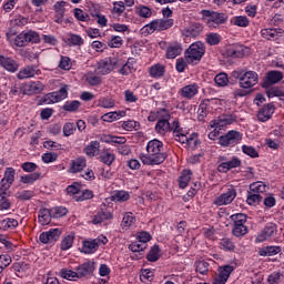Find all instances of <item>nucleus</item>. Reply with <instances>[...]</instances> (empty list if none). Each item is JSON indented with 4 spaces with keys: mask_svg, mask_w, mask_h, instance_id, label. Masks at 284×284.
Returning a JSON list of instances; mask_svg holds the SVG:
<instances>
[{
    "mask_svg": "<svg viewBox=\"0 0 284 284\" xmlns=\"http://www.w3.org/2000/svg\"><path fill=\"white\" fill-rule=\"evenodd\" d=\"M99 250V242L97 240L84 241L81 252L83 254H94Z\"/></svg>",
    "mask_w": 284,
    "mask_h": 284,
    "instance_id": "obj_27",
    "label": "nucleus"
},
{
    "mask_svg": "<svg viewBox=\"0 0 284 284\" xmlns=\"http://www.w3.org/2000/svg\"><path fill=\"white\" fill-rule=\"evenodd\" d=\"M12 263V257L8 254L0 255V274L6 270V267L10 266Z\"/></svg>",
    "mask_w": 284,
    "mask_h": 284,
    "instance_id": "obj_51",
    "label": "nucleus"
},
{
    "mask_svg": "<svg viewBox=\"0 0 284 284\" xmlns=\"http://www.w3.org/2000/svg\"><path fill=\"white\" fill-rule=\"evenodd\" d=\"M220 246L221 250H224L225 252H234V250H236V244H234V241L230 237L220 240Z\"/></svg>",
    "mask_w": 284,
    "mask_h": 284,
    "instance_id": "obj_36",
    "label": "nucleus"
},
{
    "mask_svg": "<svg viewBox=\"0 0 284 284\" xmlns=\"http://www.w3.org/2000/svg\"><path fill=\"white\" fill-rule=\"evenodd\" d=\"M80 108H81V102L79 100H73V101H67L62 106V110H64V112H78Z\"/></svg>",
    "mask_w": 284,
    "mask_h": 284,
    "instance_id": "obj_38",
    "label": "nucleus"
},
{
    "mask_svg": "<svg viewBox=\"0 0 284 284\" xmlns=\"http://www.w3.org/2000/svg\"><path fill=\"white\" fill-rule=\"evenodd\" d=\"M101 163H104V165H112L114 161H116V155L114 153H111L110 151H103L100 155Z\"/></svg>",
    "mask_w": 284,
    "mask_h": 284,
    "instance_id": "obj_37",
    "label": "nucleus"
},
{
    "mask_svg": "<svg viewBox=\"0 0 284 284\" xmlns=\"http://www.w3.org/2000/svg\"><path fill=\"white\" fill-rule=\"evenodd\" d=\"M206 43L209 45H219L221 43V34L214 32L206 34Z\"/></svg>",
    "mask_w": 284,
    "mask_h": 284,
    "instance_id": "obj_47",
    "label": "nucleus"
},
{
    "mask_svg": "<svg viewBox=\"0 0 284 284\" xmlns=\"http://www.w3.org/2000/svg\"><path fill=\"white\" fill-rule=\"evenodd\" d=\"M88 165V161L85 158H78L75 160H72L70 172L72 174H77V172H82V170Z\"/></svg>",
    "mask_w": 284,
    "mask_h": 284,
    "instance_id": "obj_23",
    "label": "nucleus"
},
{
    "mask_svg": "<svg viewBox=\"0 0 284 284\" xmlns=\"http://www.w3.org/2000/svg\"><path fill=\"white\" fill-rule=\"evenodd\" d=\"M236 119L237 116L234 114H222L216 120L211 122V128L222 130V128H225L227 125H232V123H235Z\"/></svg>",
    "mask_w": 284,
    "mask_h": 284,
    "instance_id": "obj_10",
    "label": "nucleus"
},
{
    "mask_svg": "<svg viewBox=\"0 0 284 284\" xmlns=\"http://www.w3.org/2000/svg\"><path fill=\"white\" fill-rule=\"evenodd\" d=\"M183 52V47L181 43L173 42L166 48L165 57L166 59H176V57H181Z\"/></svg>",
    "mask_w": 284,
    "mask_h": 284,
    "instance_id": "obj_21",
    "label": "nucleus"
},
{
    "mask_svg": "<svg viewBox=\"0 0 284 284\" xmlns=\"http://www.w3.org/2000/svg\"><path fill=\"white\" fill-rule=\"evenodd\" d=\"M283 81V72L270 71L267 72L266 80L263 81L262 88H270L278 82Z\"/></svg>",
    "mask_w": 284,
    "mask_h": 284,
    "instance_id": "obj_16",
    "label": "nucleus"
},
{
    "mask_svg": "<svg viewBox=\"0 0 284 284\" xmlns=\"http://www.w3.org/2000/svg\"><path fill=\"white\" fill-rule=\"evenodd\" d=\"M281 254V246H264L258 248L260 256H276Z\"/></svg>",
    "mask_w": 284,
    "mask_h": 284,
    "instance_id": "obj_29",
    "label": "nucleus"
},
{
    "mask_svg": "<svg viewBox=\"0 0 284 284\" xmlns=\"http://www.w3.org/2000/svg\"><path fill=\"white\" fill-rule=\"evenodd\" d=\"M204 54L205 44L202 42H194L186 49L184 57L191 61V63H194V61H201Z\"/></svg>",
    "mask_w": 284,
    "mask_h": 284,
    "instance_id": "obj_4",
    "label": "nucleus"
},
{
    "mask_svg": "<svg viewBox=\"0 0 284 284\" xmlns=\"http://www.w3.org/2000/svg\"><path fill=\"white\" fill-rule=\"evenodd\" d=\"M146 248H148V244L143 242H139V240H136L129 246V250H131V252H143Z\"/></svg>",
    "mask_w": 284,
    "mask_h": 284,
    "instance_id": "obj_54",
    "label": "nucleus"
},
{
    "mask_svg": "<svg viewBox=\"0 0 284 284\" xmlns=\"http://www.w3.org/2000/svg\"><path fill=\"white\" fill-rule=\"evenodd\" d=\"M62 278H67V281H74V278H79V271H68L65 268H63L60 272Z\"/></svg>",
    "mask_w": 284,
    "mask_h": 284,
    "instance_id": "obj_53",
    "label": "nucleus"
},
{
    "mask_svg": "<svg viewBox=\"0 0 284 284\" xmlns=\"http://www.w3.org/2000/svg\"><path fill=\"white\" fill-rule=\"evenodd\" d=\"M174 26V19H158L153 20L150 24H146V30L154 32L158 30L159 32H163V30H170Z\"/></svg>",
    "mask_w": 284,
    "mask_h": 284,
    "instance_id": "obj_8",
    "label": "nucleus"
},
{
    "mask_svg": "<svg viewBox=\"0 0 284 284\" xmlns=\"http://www.w3.org/2000/svg\"><path fill=\"white\" fill-rule=\"evenodd\" d=\"M261 201H263V195L258 194V193H254V192H248L247 194V199H246V203L248 205H258V203H261Z\"/></svg>",
    "mask_w": 284,
    "mask_h": 284,
    "instance_id": "obj_41",
    "label": "nucleus"
},
{
    "mask_svg": "<svg viewBox=\"0 0 284 284\" xmlns=\"http://www.w3.org/2000/svg\"><path fill=\"white\" fill-rule=\"evenodd\" d=\"M278 234V227L275 223H267L261 233L257 234L255 243H265Z\"/></svg>",
    "mask_w": 284,
    "mask_h": 284,
    "instance_id": "obj_7",
    "label": "nucleus"
},
{
    "mask_svg": "<svg viewBox=\"0 0 284 284\" xmlns=\"http://www.w3.org/2000/svg\"><path fill=\"white\" fill-rule=\"evenodd\" d=\"M51 101L59 103V101H63V99H68V85H62L59 91L51 93Z\"/></svg>",
    "mask_w": 284,
    "mask_h": 284,
    "instance_id": "obj_30",
    "label": "nucleus"
},
{
    "mask_svg": "<svg viewBox=\"0 0 284 284\" xmlns=\"http://www.w3.org/2000/svg\"><path fill=\"white\" fill-rule=\"evenodd\" d=\"M148 154L141 155L144 165H161L168 159V153L163 150V142L151 140L146 145Z\"/></svg>",
    "mask_w": 284,
    "mask_h": 284,
    "instance_id": "obj_1",
    "label": "nucleus"
},
{
    "mask_svg": "<svg viewBox=\"0 0 284 284\" xmlns=\"http://www.w3.org/2000/svg\"><path fill=\"white\" fill-rule=\"evenodd\" d=\"M65 6H68V2L65 1H58L53 6L54 12H55V18H57V23H62L63 22V17L65 16Z\"/></svg>",
    "mask_w": 284,
    "mask_h": 284,
    "instance_id": "obj_22",
    "label": "nucleus"
},
{
    "mask_svg": "<svg viewBox=\"0 0 284 284\" xmlns=\"http://www.w3.org/2000/svg\"><path fill=\"white\" fill-rule=\"evenodd\" d=\"M37 74H41V70L37 65H28L20 70L17 74L18 79H32V77H37Z\"/></svg>",
    "mask_w": 284,
    "mask_h": 284,
    "instance_id": "obj_17",
    "label": "nucleus"
},
{
    "mask_svg": "<svg viewBox=\"0 0 284 284\" xmlns=\"http://www.w3.org/2000/svg\"><path fill=\"white\" fill-rule=\"evenodd\" d=\"M40 178H41V173L34 172L31 174L22 175L20 178V182L24 184H30V183H34V181H39Z\"/></svg>",
    "mask_w": 284,
    "mask_h": 284,
    "instance_id": "obj_42",
    "label": "nucleus"
},
{
    "mask_svg": "<svg viewBox=\"0 0 284 284\" xmlns=\"http://www.w3.org/2000/svg\"><path fill=\"white\" fill-rule=\"evenodd\" d=\"M155 132H158V134H165L166 132H172V125L170 124V120H158L155 124Z\"/></svg>",
    "mask_w": 284,
    "mask_h": 284,
    "instance_id": "obj_28",
    "label": "nucleus"
},
{
    "mask_svg": "<svg viewBox=\"0 0 284 284\" xmlns=\"http://www.w3.org/2000/svg\"><path fill=\"white\" fill-rule=\"evenodd\" d=\"M242 152L247 156H251V159H258V151H256L254 146L243 145Z\"/></svg>",
    "mask_w": 284,
    "mask_h": 284,
    "instance_id": "obj_52",
    "label": "nucleus"
},
{
    "mask_svg": "<svg viewBox=\"0 0 284 284\" xmlns=\"http://www.w3.org/2000/svg\"><path fill=\"white\" fill-rule=\"evenodd\" d=\"M192 181V171L183 170L179 180V185L182 190H185V186Z\"/></svg>",
    "mask_w": 284,
    "mask_h": 284,
    "instance_id": "obj_35",
    "label": "nucleus"
},
{
    "mask_svg": "<svg viewBox=\"0 0 284 284\" xmlns=\"http://www.w3.org/2000/svg\"><path fill=\"white\" fill-rule=\"evenodd\" d=\"M217 172L221 174H227L230 170H234L236 168H241V159L233 156L230 161H227L226 156L219 158Z\"/></svg>",
    "mask_w": 284,
    "mask_h": 284,
    "instance_id": "obj_5",
    "label": "nucleus"
},
{
    "mask_svg": "<svg viewBox=\"0 0 284 284\" xmlns=\"http://www.w3.org/2000/svg\"><path fill=\"white\" fill-rule=\"evenodd\" d=\"M232 234L233 236H245V234H247V226L245 225H234L233 230H232Z\"/></svg>",
    "mask_w": 284,
    "mask_h": 284,
    "instance_id": "obj_58",
    "label": "nucleus"
},
{
    "mask_svg": "<svg viewBox=\"0 0 284 284\" xmlns=\"http://www.w3.org/2000/svg\"><path fill=\"white\" fill-rule=\"evenodd\" d=\"M27 34V41L28 43H39V41H41V38L39 37V33H37L36 31H28L24 32Z\"/></svg>",
    "mask_w": 284,
    "mask_h": 284,
    "instance_id": "obj_63",
    "label": "nucleus"
},
{
    "mask_svg": "<svg viewBox=\"0 0 284 284\" xmlns=\"http://www.w3.org/2000/svg\"><path fill=\"white\" fill-rule=\"evenodd\" d=\"M114 65H116V59L105 58L98 62L95 72H97V74H101V75L110 74V72H112V70H114Z\"/></svg>",
    "mask_w": 284,
    "mask_h": 284,
    "instance_id": "obj_9",
    "label": "nucleus"
},
{
    "mask_svg": "<svg viewBox=\"0 0 284 284\" xmlns=\"http://www.w3.org/2000/svg\"><path fill=\"white\" fill-rule=\"evenodd\" d=\"M105 142L113 143L114 145H125L128 140L125 138H121V136L108 135V139L105 140Z\"/></svg>",
    "mask_w": 284,
    "mask_h": 284,
    "instance_id": "obj_57",
    "label": "nucleus"
},
{
    "mask_svg": "<svg viewBox=\"0 0 284 284\" xmlns=\"http://www.w3.org/2000/svg\"><path fill=\"white\" fill-rule=\"evenodd\" d=\"M16 227H19V221L16 219L7 217L2 221H0V230H14Z\"/></svg>",
    "mask_w": 284,
    "mask_h": 284,
    "instance_id": "obj_32",
    "label": "nucleus"
},
{
    "mask_svg": "<svg viewBox=\"0 0 284 284\" xmlns=\"http://www.w3.org/2000/svg\"><path fill=\"white\" fill-rule=\"evenodd\" d=\"M101 150V143L99 141H91L89 145L84 148V154L87 156H98Z\"/></svg>",
    "mask_w": 284,
    "mask_h": 284,
    "instance_id": "obj_24",
    "label": "nucleus"
},
{
    "mask_svg": "<svg viewBox=\"0 0 284 284\" xmlns=\"http://www.w3.org/2000/svg\"><path fill=\"white\" fill-rule=\"evenodd\" d=\"M283 277V274L281 273H272L268 277H267V283L268 284H278L281 283V278Z\"/></svg>",
    "mask_w": 284,
    "mask_h": 284,
    "instance_id": "obj_64",
    "label": "nucleus"
},
{
    "mask_svg": "<svg viewBox=\"0 0 284 284\" xmlns=\"http://www.w3.org/2000/svg\"><path fill=\"white\" fill-rule=\"evenodd\" d=\"M28 43V36L26 32L18 34L14 39V45H17V48H26Z\"/></svg>",
    "mask_w": 284,
    "mask_h": 284,
    "instance_id": "obj_45",
    "label": "nucleus"
},
{
    "mask_svg": "<svg viewBox=\"0 0 284 284\" xmlns=\"http://www.w3.org/2000/svg\"><path fill=\"white\" fill-rule=\"evenodd\" d=\"M274 110L275 108L272 103L264 105L262 109H260L257 113L258 121H261L262 123H265V121H270V119H272V114H274Z\"/></svg>",
    "mask_w": 284,
    "mask_h": 284,
    "instance_id": "obj_20",
    "label": "nucleus"
},
{
    "mask_svg": "<svg viewBox=\"0 0 284 284\" xmlns=\"http://www.w3.org/2000/svg\"><path fill=\"white\" fill-rule=\"evenodd\" d=\"M214 81L220 88H225V85H227V81L230 80L225 73H220L215 75Z\"/></svg>",
    "mask_w": 284,
    "mask_h": 284,
    "instance_id": "obj_60",
    "label": "nucleus"
},
{
    "mask_svg": "<svg viewBox=\"0 0 284 284\" xmlns=\"http://www.w3.org/2000/svg\"><path fill=\"white\" fill-rule=\"evenodd\" d=\"M203 32V24L194 23L186 30V37H199Z\"/></svg>",
    "mask_w": 284,
    "mask_h": 284,
    "instance_id": "obj_40",
    "label": "nucleus"
},
{
    "mask_svg": "<svg viewBox=\"0 0 284 284\" xmlns=\"http://www.w3.org/2000/svg\"><path fill=\"white\" fill-rule=\"evenodd\" d=\"M233 79L239 81L240 88L250 90L258 83V73L256 71L235 70L231 73Z\"/></svg>",
    "mask_w": 284,
    "mask_h": 284,
    "instance_id": "obj_2",
    "label": "nucleus"
},
{
    "mask_svg": "<svg viewBox=\"0 0 284 284\" xmlns=\"http://www.w3.org/2000/svg\"><path fill=\"white\" fill-rule=\"evenodd\" d=\"M266 187L267 186L265 184H263V182H254L250 185L251 192H253L255 194H263V192H265Z\"/></svg>",
    "mask_w": 284,
    "mask_h": 284,
    "instance_id": "obj_48",
    "label": "nucleus"
},
{
    "mask_svg": "<svg viewBox=\"0 0 284 284\" xmlns=\"http://www.w3.org/2000/svg\"><path fill=\"white\" fill-rule=\"evenodd\" d=\"M94 262L88 261L77 267L79 278H85L94 274Z\"/></svg>",
    "mask_w": 284,
    "mask_h": 284,
    "instance_id": "obj_15",
    "label": "nucleus"
},
{
    "mask_svg": "<svg viewBox=\"0 0 284 284\" xmlns=\"http://www.w3.org/2000/svg\"><path fill=\"white\" fill-rule=\"evenodd\" d=\"M230 219L234 225H245L247 223V215L243 213L233 214Z\"/></svg>",
    "mask_w": 284,
    "mask_h": 284,
    "instance_id": "obj_44",
    "label": "nucleus"
},
{
    "mask_svg": "<svg viewBox=\"0 0 284 284\" xmlns=\"http://www.w3.org/2000/svg\"><path fill=\"white\" fill-rule=\"evenodd\" d=\"M0 68L7 70V72H18L19 71V62L13 58L0 55Z\"/></svg>",
    "mask_w": 284,
    "mask_h": 284,
    "instance_id": "obj_13",
    "label": "nucleus"
},
{
    "mask_svg": "<svg viewBox=\"0 0 284 284\" xmlns=\"http://www.w3.org/2000/svg\"><path fill=\"white\" fill-rule=\"evenodd\" d=\"M149 72L152 79H161V77H165V65L156 63L149 69Z\"/></svg>",
    "mask_w": 284,
    "mask_h": 284,
    "instance_id": "obj_26",
    "label": "nucleus"
},
{
    "mask_svg": "<svg viewBox=\"0 0 284 284\" xmlns=\"http://www.w3.org/2000/svg\"><path fill=\"white\" fill-rule=\"evenodd\" d=\"M73 14L78 21H90V14L82 9L75 8Z\"/></svg>",
    "mask_w": 284,
    "mask_h": 284,
    "instance_id": "obj_49",
    "label": "nucleus"
},
{
    "mask_svg": "<svg viewBox=\"0 0 284 284\" xmlns=\"http://www.w3.org/2000/svg\"><path fill=\"white\" fill-rule=\"evenodd\" d=\"M109 48H121L123 45V38L119 36H113L109 41H108Z\"/></svg>",
    "mask_w": 284,
    "mask_h": 284,
    "instance_id": "obj_61",
    "label": "nucleus"
},
{
    "mask_svg": "<svg viewBox=\"0 0 284 284\" xmlns=\"http://www.w3.org/2000/svg\"><path fill=\"white\" fill-rule=\"evenodd\" d=\"M65 214H68V209L63 206L51 209V215L53 219H61V216H65Z\"/></svg>",
    "mask_w": 284,
    "mask_h": 284,
    "instance_id": "obj_55",
    "label": "nucleus"
},
{
    "mask_svg": "<svg viewBox=\"0 0 284 284\" xmlns=\"http://www.w3.org/2000/svg\"><path fill=\"white\" fill-rule=\"evenodd\" d=\"M229 57L233 59H243V57H247L250 54V48L237 44L227 50Z\"/></svg>",
    "mask_w": 284,
    "mask_h": 284,
    "instance_id": "obj_18",
    "label": "nucleus"
},
{
    "mask_svg": "<svg viewBox=\"0 0 284 284\" xmlns=\"http://www.w3.org/2000/svg\"><path fill=\"white\" fill-rule=\"evenodd\" d=\"M234 272V267L226 265L224 267H220L219 274L213 278V284H225L227 283V278H230V274Z\"/></svg>",
    "mask_w": 284,
    "mask_h": 284,
    "instance_id": "obj_14",
    "label": "nucleus"
},
{
    "mask_svg": "<svg viewBox=\"0 0 284 284\" xmlns=\"http://www.w3.org/2000/svg\"><path fill=\"white\" fill-rule=\"evenodd\" d=\"M52 217V211L50 209H40L38 219L41 225H50Z\"/></svg>",
    "mask_w": 284,
    "mask_h": 284,
    "instance_id": "obj_25",
    "label": "nucleus"
},
{
    "mask_svg": "<svg viewBox=\"0 0 284 284\" xmlns=\"http://www.w3.org/2000/svg\"><path fill=\"white\" fill-rule=\"evenodd\" d=\"M136 12L139 17H142L143 19H150V17H152V9H150V7L140 6L136 8Z\"/></svg>",
    "mask_w": 284,
    "mask_h": 284,
    "instance_id": "obj_50",
    "label": "nucleus"
},
{
    "mask_svg": "<svg viewBox=\"0 0 284 284\" xmlns=\"http://www.w3.org/2000/svg\"><path fill=\"white\" fill-rule=\"evenodd\" d=\"M199 143H201V141L199 140V133H192L189 136L186 145L187 148H191V150H196V148L199 146Z\"/></svg>",
    "mask_w": 284,
    "mask_h": 284,
    "instance_id": "obj_46",
    "label": "nucleus"
},
{
    "mask_svg": "<svg viewBox=\"0 0 284 284\" xmlns=\"http://www.w3.org/2000/svg\"><path fill=\"white\" fill-rule=\"evenodd\" d=\"M195 272L205 276L210 272V263L205 261H199L195 263Z\"/></svg>",
    "mask_w": 284,
    "mask_h": 284,
    "instance_id": "obj_43",
    "label": "nucleus"
},
{
    "mask_svg": "<svg viewBox=\"0 0 284 284\" xmlns=\"http://www.w3.org/2000/svg\"><path fill=\"white\" fill-rule=\"evenodd\" d=\"M159 258H161V248L159 247V245H154L153 247H151V250L149 251L148 255H146V260L150 263H156V261H159Z\"/></svg>",
    "mask_w": 284,
    "mask_h": 284,
    "instance_id": "obj_33",
    "label": "nucleus"
},
{
    "mask_svg": "<svg viewBox=\"0 0 284 284\" xmlns=\"http://www.w3.org/2000/svg\"><path fill=\"white\" fill-rule=\"evenodd\" d=\"M110 219H112V213L110 211H101L94 215L92 223L99 225L100 223H103V221H110Z\"/></svg>",
    "mask_w": 284,
    "mask_h": 284,
    "instance_id": "obj_34",
    "label": "nucleus"
},
{
    "mask_svg": "<svg viewBox=\"0 0 284 284\" xmlns=\"http://www.w3.org/2000/svg\"><path fill=\"white\" fill-rule=\"evenodd\" d=\"M200 110H204V114L203 113H199V121H204L205 119H207V114H210V100H203L200 104Z\"/></svg>",
    "mask_w": 284,
    "mask_h": 284,
    "instance_id": "obj_39",
    "label": "nucleus"
},
{
    "mask_svg": "<svg viewBox=\"0 0 284 284\" xmlns=\"http://www.w3.org/2000/svg\"><path fill=\"white\" fill-rule=\"evenodd\" d=\"M200 14H202V19L205 21L209 28H219V26L227 23V14L225 13L204 9L200 12Z\"/></svg>",
    "mask_w": 284,
    "mask_h": 284,
    "instance_id": "obj_3",
    "label": "nucleus"
},
{
    "mask_svg": "<svg viewBox=\"0 0 284 284\" xmlns=\"http://www.w3.org/2000/svg\"><path fill=\"white\" fill-rule=\"evenodd\" d=\"M243 141V133L239 131H229L225 135H222L220 138V144L223 148H227L231 145V148H234V145H239Z\"/></svg>",
    "mask_w": 284,
    "mask_h": 284,
    "instance_id": "obj_6",
    "label": "nucleus"
},
{
    "mask_svg": "<svg viewBox=\"0 0 284 284\" xmlns=\"http://www.w3.org/2000/svg\"><path fill=\"white\" fill-rule=\"evenodd\" d=\"M72 243H74V236L73 235H67L62 241H61V250H70L72 247Z\"/></svg>",
    "mask_w": 284,
    "mask_h": 284,
    "instance_id": "obj_59",
    "label": "nucleus"
},
{
    "mask_svg": "<svg viewBox=\"0 0 284 284\" xmlns=\"http://www.w3.org/2000/svg\"><path fill=\"white\" fill-rule=\"evenodd\" d=\"M234 199H236V189L231 187L227 190V192L221 194L215 199L214 205H230V203H232Z\"/></svg>",
    "mask_w": 284,
    "mask_h": 284,
    "instance_id": "obj_12",
    "label": "nucleus"
},
{
    "mask_svg": "<svg viewBox=\"0 0 284 284\" xmlns=\"http://www.w3.org/2000/svg\"><path fill=\"white\" fill-rule=\"evenodd\" d=\"M62 233L63 231H61V229H51L47 232H43L40 234V243H54L58 239L61 237Z\"/></svg>",
    "mask_w": 284,
    "mask_h": 284,
    "instance_id": "obj_11",
    "label": "nucleus"
},
{
    "mask_svg": "<svg viewBox=\"0 0 284 284\" xmlns=\"http://www.w3.org/2000/svg\"><path fill=\"white\" fill-rule=\"evenodd\" d=\"M62 132H63V136H72V134L77 132V126H74V123L72 122H67L63 125Z\"/></svg>",
    "mask_w": 284,
    "mask_h": 284,
    "instance_id": "obj_56",
    "label": "nucleus"
},
{
    "mask_svg": "<svg viewBox=\"0 0 284 284\" xmlns=\"http://www.w3.org/2000/svg\"><path fill=\"white\" fill-rule=\"evenodd\" d=\"M180 94L182 95L183 99H189V100L194 99L195 95L199 94V84L192 83L183 87L180 90Z\"/></svg>",
    "mask_w": 284,
    "mask_h": 284,
    "instance_id": "obj_19",
    "label": "nucleus"
},
{
    "mask_svg": "<svg viewBox=\"0 0 284 284\" xmlns=\"http://www.w3.org/2000/svg\"><path fill=\"white\" fill-rule=\"evenodd\" d=\"M134 63H136L134 58H130L126 61V63L120 69L119 71L120 74L128 77V74H132V72H136V68H134Z\"/></svg>",
    "mask_w": 284,
    "mask_h": 284,
    "instance_id": "obj_31",
    "label": "nucleus"
},
{
    "mask_svg": "<svg viewBox=\"0 0 284 284\" xmlns=\"http://www.w3.org/2000/svg\"><path fill=\"white\" fill-rule=\"evenodd\" d=\"M69 45H83L84 41L81 39V36L71 33L68 38Z\"/></svg>",
    "mask_w": 284,
    "mask_h": 284,
    "instance_id": "obj_62",
    "label": "nucleus"
}]
</instances>
